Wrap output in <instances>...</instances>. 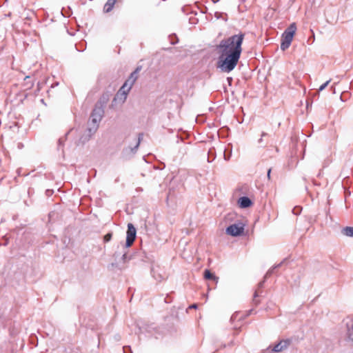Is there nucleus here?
Here are the masks:
<instances>
[{
    "label": "nucleus",
    "mask_w": 353,
    "mask_h": 353,
    "mask_svg": "<svg viewBox=\"0 0 353 353\" xmlns=\"http://www.w3.org/2000/svg\"><path fill=\"white\" fill-rule=\"evenodd\" d=\"M244 39L243 34H234L226 39H223L217 46L219 53L217 66L224 72H230L237 65Z\"/></svg>",
    "instance_id": "f257e3e1"
},
{
    "label": "nucleus",
    "mask_w": 353,
    "mask_h": 353,
    "mask_svg": "<svg viewBox=\"0 0 353 353\" xmlns=\"http://www.w3.org/2000/svg\"><path fill=\"white\" fill-rule=\"evenodd\" d=\"M103 115V110L101 107L96 106L90 115L88 128L85 134L79 139L78 144H84L90 140L91 137L97 132Z\"/></svg>",
    "instance_id": "f03ea898"
},
{
    "label": "nucleus",
    "mask_w": 353,
    "mask_h": 353,
    "mask_svg": "<svg viewBox=\"0 0 353 353\" xmlns=\"http://www.w3.org/2000/svg\"><path fill=\"white\" fill-rule=\"evenodd\" d=\"M141 70V67H137V69L131 73L129 78L125 81L123 86L120 88L117 94V97H121L123 102L125 101L128 94L132 88V85L138 78V73Z\"/></svg>",
    "instance_id": "7ed1b4c3"
},
{
    "label": "nucleus",
    "mask_w": 353,
    "mask_h": 353,
    "mask_svg": "<svg viewBox=\"0 0 353 353\" xmlns=\"http://www.w3.org/2000/svg\"><path fill=\"white\" fill-rule=\"evenodd\" d=\"M296 30V26L295 23H292L282 34L281 49L283 51H285L290 47Z\"/></svg>",
    "instance_id": "20e7f679"
},
{
    "label": "nucleus",
    "mask_w": 353,
    "mask_h": 353,
    "mask_svg": "<svg viewBox=\"0 0 353 353\" xmlns=\"http://www.w3.org/2000/svg\"><path fill=\"white\" fill-rule=\"evenodd\" d=\"M245 225L241 222H238L230 225L226 228V233L232 236L241 235L244 232Z\"/></svg>",
    "instance_id": "39448f33"
},
{
    "label": "nucleus",
    "mask_w": 353,
    "mask_h": 353,
    "mask_svg": "<svg viewBox=\"0 0 353 353\" xmlns=\"http://www.w3.org/2000/svg\"><path fill=\"white\" fill-rule=\"evenodd\" d=\"M137 235V230L136 228L134 227L133 224L128 223V230H127V236H126V241H125V246L130 247L135 239Z\"/></svg>",
    "instance_id": "423d86ee"
},
{
    "label": "nucleus",
    "mask_w": 353,
    "mask_h": 353,
    "mask_svg": "<svg viewBox=\"0 0 353 353\" xmlns=\"http://www.w3.org/2000/svg\"><path fill=\"white\" fill-rule=\"evenodd\" d=\"M290 344V340H282L273 347L272 351L274 352H281L283 350L287 349Z\"/></svg>",
    "instance_id": "0eeeda50"
},
{
    "label": "nucleus",
    "mask_w": 353,
    "mask_h": 353,
    "mask_svg": "<svg viewBox=\"0 0 353 353\" xmlns=\"http://www.w3.org/2000/svg\"><path fill=\"white\" fill-rule=\"evenodd\" d=\"M239 204L241 208H246L252 205L251 200L247 196H242L239 199Z\"/></svg>",
    "instance_id": "6e6552de"
},
{
    "label": "nucleus",
    "mask_w": 353,
    "mask_h": 353,
    "mask_svg": "<svg viewBox=\"0 0 353 353\" xmlns=\"http://www.w3.org/2000/svg\"><path fill=\"white\" fill-rule=\"evenodd\" d=\"M345 339L347 341L353 342V323L350 325L347 324Z\"/></svg>",
    "instance_id": "1a4fd4ad"
},
{
    "label": "nucleus",
    "mask_w": 353,
    "mask_h": 353,
    "mask_svg": "<svg viewBox=\"0 0 353 353\" xmlns=\"http://www.w3.org/2000/svg\"><path fill=\"white\" fill-rule=\"evenodd\" d=\"M204 278L208 280H213L216 283L218 282L219 278L216 277L214 274H212L209 270H205L204 271Z\"/></svg>",
    "instance_id": "9d476101"
},
{
    "label": "nucleus",
    "mask_w": 353,
    "mask_h": 353,
    "mask_svg": "<svg viewBox=\"0 0 353 353\" xmlns=\"http://www.w3.org/2000/svg\"><path fill=\"white\" fill-rule=\"evenodd\" d=\"M116 1H117V0H108V1L106 2V3L104 6V8H103L104 11L105 12H110L112 10Z\"/></svg>",
    "instance_id": "9b49d317"
},
{
    "label": "nucleus",
    "mask_w": 353,
    "mask_h": 353,
    "mask_svg": "<svg viewBox=\"0 0 353 353\" xmlns=\"http://www.w3.org/2000/svg\"><path fill=\"white\" fill-rule=\"evenodd\" d=\"M342 234L347 236H353V228L345 227L341 231Z\"/></svg>",
    "instance_id": "f8f14e48"
},
{
    "label": "nucleus",
    "mask_w": 353,
    "mask_h": 353,
    "mask_svg": "<svg viewBox=\"0 0 353 353\" xmlns=\"http://www.w3.org/2000/svg\"><path fill=\"white\" fill-rule=\"evenodd\" d=\"M283 262H284V261H282V262H281L280 263H279V264H277V265H274V266L272 267V269H270V270H269L268 271V272L265 274L264 279H266L267 278H268L269 276H270V275L273 273L274 270H275V269H276V268H278L281 267V266L282 265V264L283 263Z\"/></svg>",
    "instance_id": "ddd939ff"
},
{
    "label": "nucleus",
    "mask_w": 353,
    "mask_h": 353,
    "mask_svg": "<svg viewBox=\"0 0 353 353\" xmlns=\"http://www.w3.org/2000/svg\"><path fill=\"white\" fill-rule=\"evenodd\" d=\"M143 139V134H139V137H138V139H137V143L135 145V146L134 148H131V151L134 153L137 152L139 145H140V143H141V139Z\"/></svg>",
    "instance_id": "4468645a"
},
{
    "label": "nucleus",
    "mask_w": 353,
    "mask_h": 353,
    "mask_svg": "<svg viewBox=\"0 0 353 353\" xmlns=\"http://www.w3.org/2000/svg\"><path fill=\"white\" fill-rule=\"evenodd\" d=\"M112 236V233L109 232L104 236L103 240L105 242H108L111 240Z\"/></svg>",
    "instance_id": "2eb2a0df"
},
{
    "label": "nucleus",
    "mask_w": 353,
    "mask_h": 353,
    "mask_svg": "<svg viewBox=\"0 0 353 353\" xmlns=\"http://www.w3.org/2000/svg\"><path fill=\"white\" fill-rule=\"evenodd\" d=\"M330 80H328L325 83H324L323 85H321L319 88V91H322L323 90L327 85L328 84L330 83Z\"/></svg>",
    "instance_id": "dca6fc26"
},
{
    "label": "nucleus",
    "mask_w": 353,
    "mask_h": 353,
    "mask_svg": "<svg viewBox=\"0 0 353 353\" xmlns=\"http://www.w3.org/2000/svg\"><path fill=\"white\" fill-rule=\"evenodd\" d=\"M231 154H232V150H230L229 154H227L225 152H224V159L226 161H228L231 157Z\"/></svg>",
    "instance_id": "f3484780"
},
{
    "label": "nucleus",
    "mask_w": 353,
    "mask_h": 353,
    "mask_svg": "<svg viewBox=\"0 0 353 353\" xmlns=\"http://www.w3.org/2000/svg\"><path fill=\"white\" fill-rule=\"evenodd\" d=\"M266 135H267V133H265V132H263L262 133L261 137L258 141L259 144H262L263 143V137L266 136Z\"/></svg>",
    "instance_id": "a211bd4d"
},
{
    "label": "nucleus",
    "mask_w": 353,
    "mask_h": 353,
    "mask_svg": "<svg viewBox=\"0 0 353 353\" xmlns=\"http://www.w3.org/2000/svg\"><path fill=\"white\" fill-rule=\"evenodd\" d=\"M121 259L125 263L128 260H129L130 259L128 258L127 254L125 253V254H123Z\"/></svg>",
    "instance_id": "6ab92c4d"
},
{
    "label": "nucleus",
    "mask_w": 353,
    "mask_h": 353,
    "mask_svg": "<svg viewBox=\"0 0 353 353\" xmlns=\"http://www.w3.org/2000/svg\"><path fill=\"white\" fill-rule=\"evenodd\" d=\"M130 347H123V352L124 353H132Z\"/></svg>",
    "instance_id": "aec40b11"
},
{
    "label": "nucleus",
    "mask_w": 353,
    "mask_h": 353,
    "mask_svg": "<svg viewBox=\"0 0 353 353\" xmlns=\"http://www.w3.org/2000/svg\"><path fill=\"white\" fill-rule=\"evenodd\" d=\"M153 276L154 277L155 279L158 281H161V279H163V277L161 275H153Z\"/></svg>",
    "instance_id": "412c9836"
},
{
    "label": "nucleus",
    "mask_w": 353,
    "mask_h": 353,
    "mask_svg": "<svg viewBox=\"0 0 353 353\" xmlns=\"http://www.w3.org/2000/svg\"><path fill=\"white\" fill-rule=\"evenodd\" d=\"M265 281H263L261 282H260L259 284H258V287L259 288H261L263 286V283H264Z\"/></svg>",
    "instance_id": "4be33fe9"
},
{
    "label": "nucleus",
    "mask_w": 353,
    "mask_h": 353,
    "mask_svg": "<svg viewBox=\"0 0 353 353\" xmlns=\"http://www.w3.org/2000/svg\"><path fill=\"white\" fill-rule=\"evenodd\" d=\"M196 307H197V305H196V304H192V305H191L189 307V308H190V309H193V308H194V309H196Z\"/></svg>",
    "instance_id": "5701e85b"
},
{
    "label": "nucleus",
    "mask_w": 353,
    "mask_h": 353,
    "mask_svg": "<svg viewBox=\"0 0 353 353\" xmlns=\"http://www.w3.org/2000/svg\"><path fill=\"white\" fill-rule=\"evenodd\" d=\"M270 172H271V169L270 168L268 170V178L270 179Z\"/></svg>",
    "instance_id": "b1692460"
},
{
    "label": "nucleus",
    "mask_w": 353,
    "mask_h": 353,
    "mask_svg": "<svg viewBox=\"0 0 353 353\" xmlns=\"http://www.w3.org/2000/svg\"><path fill=\"white\" fill-rule=\"evenodd\" d=\"M33 86V83L32 82H30L28 83V88H30Z\"/></svg>",
    "instance_id": "393cba45"
},
{
    "label": "nucleus",
    "mask_w": 353,
    "mask_h": 353,
    "mask_svg": "<svg viewBox=\"0 0 353 353\" xmlns=\"http://www.w3.org/2000/svg\"><path fill=\"white\" fill-rule=\"evenodd\" d=\"M258 296H259V294H258V292H257V291H256V292H254V299H255Z\"/></svg>",
    "instance_id": "a878e982"
},
{
    "label": "nucleus",
    "mask_w": 353,
    "mask_h": 353,
    "mask_svg": "<svg viewBox=\"0 0 353 353\" xmlns=\"http://www.w3.org/2000/svg\"><path fill=\"white\" fill-rule=\"evenodd\" d=\"M177 41H178V40L176 39V41H171L170 43L174 45V44L176 43Z\"/></svg>",
    "instance_id": "bb28decb"
},
{
    "label": "nucleus",
    "mask_w": 353,
    "mask_h": 353,
    "mask_svg": "<svg viewBox=\"0 0 353 353\" xmlns=\"http://www.w3.org/2000/svg\"><path fill=\"white\" fill-rule=\"evenodd\" d=\"M30 79V77L29 76H26L24 79L25 81H27L28 79Z\"/></svg>",
    "instance_id": "cd10ccee"
},
{
    "label": "nucleus",
    "mask_w": 353,
    "mask_h": 353,
    "mask_svg": "<svg viewBox=\"0 0 353 353\" xmlns=\"http://www.w3.org/2000/svg\"><path fill=\"white\" fill-rule=\"evenodd\" d=\"M293 212L296 214H297L299 212H296V208L293 209Z\"/></svg>",
    "instance_id": "c85d7f7f"
},
{
    "label": "nucleus",
    "mask_w": 353,
    "mask_h": 353,
    "mask_svg": "<svg viewBox=\"0 0 353 353\" xmlns=\"http://www.w3.org/2000/svg\"><path fill=\"white\" fill-rule=\"evenodd\" d=\"M59 144L61 143V139L59 140Z\"/></svg>",
    "instance_id": "c756f323"
}]
</instances>
